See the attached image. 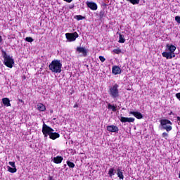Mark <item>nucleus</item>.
Wrapping results in <instances>:
<instances>
[{
    "mask_svg": "<svg viewBox=\"0 0 180 180\" xmlns=\"http://www.w3.org/2000/svg\"><path fill=\"white\" fill-rule=\"evenodd\" d=\"M42 133L45 139H47L49 136V139H51V140H56V139H58L60 137V134L54 132V129L49 127L45 123L43 124Z\"/></svg>",
    "mask_w": 180,
    "mask_h": 180,
    "instance_id": "1",
    "label": "nucleus"
},
{
    "mask_svg": "<svg viewBox=\"0 0 180 180\" xmlns=\"http://www.w3.org/2000/svg\"><path fill=\"white\" fill-rule=\"evenodd\" d=\"M108 94L114 101L119 99V96H120V93L119 92V84H114L112 86H110L108 87Z\"/></svg>",
    "mask_w": 180,
    "mask_h": 180,
    "instance_id": "2",
    "label": "nucleus"
},
{
    "mask_svg": "<svg viewBox=\"0 0 180 180\" xmlns=\"http://www.w3.org/2000/svg\"><path fill=\"white\" fill-rule=\"evenodd\" d=\"M1 53L2 57L4 60L3 62L4 65H6V67H8V68H13V65H15V60H13V58L8 55V53H6V51H5L4 49H1Z\"/></svg>",
    "mask_w": 180,
    "mask_h": 180,
    "instance_id": "3",
    "label": "nucleus"
},
{
    "mask_svg": "<svg viewBox=\"0 0 180 180\" xmlns=\"http://www.w3.org/2000/svg\"><path fill=\"white\" fill-rule=\"evenodd\" d=\"M62 67L63 64H61V61L58 60H52V62L49 65V70L56 74H60L61 72Z\"/></svg>",
    "mask_w": 180,
    "mask_h": 180,
    "instance_id": "4",
    "label": "nucleus"
},
{
    "mask_svg": "<svg viewBox=\"0 0 180 180\" xmlns=\"http://www.w3.org/2000/svg\"><path fill=\"white\" fill-rule=\"evenodd\" d=\"M160 126L163 130H166L167 133H169L172 130V122L169 120L162 119L160 120Z\"/></svg>",
    "mask_w": 180,
    "mask_h": 180,
    "instance_id": "5",
    "label": "nucleus"
},
{
    "mask_svg": "<svg viewBox=\"0 0 180 180\" xmlns=\"http://www.w3.org/2000/svg\"><path fill=\"white\" fill-rule=\"evenodd\" d=\"M79 35H78V33L77 32L73 33H66L65 37L68 41H75L77 39H78Z\"/></svg>",
    "mask_w": 180,
    "mask_h": 180,
    "instance_id": "6",
    "label": "nucleus"
},
{
    "mask_svg": "<svg viewBox=\"0 0 180 180\" xmlns=\"http://www.w3.org/2000/svg\"><path fill=\"white\" fill-rule=\"evenodd\" d=\"M76 51L79 53H82L80 56L81 57H86L87 54H88V51L86 50V49L84 48V47H80L78 46L76 49Z\"/></svg>",
    "mask_w": 180,
    "mask_h": 180,
    "instance_id": "7",
    "label": "nucleus"
},
{
    "mask_svg": "<svg viewBox=\"0 0 180 180\" xmlns=\"http://www.w3.org/2000/svg\"><path fill=\"white\" fill-rule=\"evenodd\" d=\"M162 57L167 58V60H171V58H174L175 53H171L168 51H165L162 53Z\"/></svg>",
    "mask_w": 180,
    "mask_h": 180,
    "instance_id": "8",
    "label": "nucleus"
},
{
    "mask_svg": "<svg viewBox=\"0 0 180 180\" xmlns=\"http://www.w3.org/2000/svg\"><path fill=\"white\" fill-rule=\"evenodd\" d=\"M86 5L90 8L91 11H96L98 9V4L93 1H86Z\"/></svg>",
    "mask_w": 180,
    "mask_h": 180,
    "instance_id": "9",
    "label": "nucleus"
},
{
    "mask_svg": "<svg viewBox=\"0 0 180 180\" xmlns=\"http://www.w3.org/2000/svg\"><path fill=\"white\" fill-rule=\"evenodd\" d=\"M120 120V122H122V123H126L127 122L128 123H133L134 122V120H136V119L133 117H121Z\"/></svg>",
    "mask_w": 180,
    "mask_h": 180,
    "instance_id": "10",
    "label": "nucleus"
},
{
    "mask_svg": "<svg viewBox=\"0 0 180 180\" xmlns=\"http://www.w3.org/2000/svg\"><path fill=\"white\" fill-rule=\"evenodd\" d=\"M175 50H176V47L172 44H167L166 45V51H168L167 53H175Z\"/></svg>",
    "mask_w": 180,
    "mask_h": 180,
    "instance_id": "11",
    "label": "nucleus"
},
{
    "mask_svg": "<svg viewBox=\"0 0 180 180\" xmlns=\"http://www.w3.org/2000/svg\"><path fill=\"white\" fill-rule=\"evenodd\" d=\"M107 130L111 133H117V131H119V128L115 125H109L107 127Z\"/></svg>",
    "mask_w": 180,
    "mask_h": 180,
    "instance_id": "12",
    "label": "nucleus"
},
{
    "mask_svg": "<svg viewBox=\"0 0 180 180\" xmlns=\"http://www.w3.org/2000/svg\"><path fill=\"white\" fill-rule=\"evenodd\" d=\"M112 72L114 75L122 74V69L119 66H113L112 68Z\"/></svg>",
    "mask_w": 180,
    "mask_h": 180,
    "instance_id": "13",
    "label": "nucleus"
},
{
    "mask_svg": "<svg viewBox=\"0 0 180 180\" xmlns=\"http://www.w3.org/2000/svg\"><path fill=\"white\" fill-rule=\"evenodd\" d=\"M129 114L133 115L136 119H143V114L140 112L130 111Z\"/></svg>",
    "mask_w": 180,
    "mask_h": 180,
    "instance_id": "14",
    "label": "nucleus"
},
{
    "mask_svg": "<svg viewBox=\"0 0 180 180\" xmlns=\"http://www.w3.org/2000/svg\"><path fill=\"white\" fill-rule=\"evenodd\" d=\"M63 160H64V158H63V157L56 156L53 158V162L55 164H61V162H63Z\"/></svg>",
    "mask_w": 180,
    "mask_h": 180,
    "instance_id": "15",
    "label": "nucleus"
},
{
    "mask_svg": "<svg viewBox=\"0 0 180 180\" xmlns=\"http://www.w3.org/2000/svg\"><path fill=\"white\" fill-rule=\"evenodd\" d=\"M37 109L39 112H44L46 110V105H44L43 103H39L37 105Z\"/></svg>",
    "mask_w": 180,
    "mask_h": 180,
    "instance_id": "16",
    "label": "nucleus"
},
{
    "mask_svg": "<svg viewBox=\"0 0 180 180\" xmlns=\"http://www.w3.org/2000/svg\"><path fill=\"white\" fill-rule=\"evenodd\" d=\"M2 102L4 106H11V101L8 98H4Z\"/></svg>",
    "mask_w": 180,
    "mask_h": 180,
    "instance_id": "17",
    "label": "nucleus"
},
{
    "mask_svg": "<svg viewBox=\"0 0 180 180\" xmlns=\"http://www.w3.org/2000/svg\"><path fill=\"white\" fill-rule=\"evenodd\" d=\"M117 171V174L118 178H120V179H124V176L123 175V170L118 168Z\"/></svg>",
    "mask_w": 180,
    "mask_h": 180,
    "instance_id": "18",
    "label": "nucleus"
},
{
    "mask_svg": "<svg viewBox=\"0 0 180 180\" xmlns=\"http://www.w3.org/2000/svg\"><path fill=\"white\" fill-rule=\"evenodd\" d=\"M8 172H11V174H15L18 171V169L16 167H11V166H8Z\"/></svg>",
    "mask_w": 180,
    "mask_h": 180,
    "instance_id": "19",
    "label": "nucleus"
},
{
    "mask_svg": "<svg viewBox=\"0 0 180 180\" xmlns=\"http://www.w3.org/2000/svg\"><path fill=\"white\" fill-rule=\"evenodd\" d=\"M126 41V39H124V35H122V34H119V41L120 43H124Z\"/></svg>",
    "mask_w": 180,
    "mask_h": 180,
    "instance_id": "20",
    "label": "nucleus"
},
{
    "mask_svg": "<svg viewBox=\"0 0 180 180\" xmlns=\"http://www.w3.org/2000/svg\"><path fill=\"white\" fill-rule=\"evenodd\" d=\"M67 165L69 167V168H75V164H74V162L68 160L66 162Z\"/></svg>",
    "mask_w": 180,
    "mask_h": 180,
    "instance_id": "21",
    "label": "nucleus"
},
{
    "mask_svg": "<svg viewBox=\"0 0 180 180\" xmlns=\"http://www.w3.org/2000/svg\"><path fill=\"white\" fill-rule=\"evenodd\" d=\"M127 2H130L132 5H139L140 4V0H127Z\"/></svg>",
    "mask_w": 180,
    "mask_h": 180,
    "instance_id": "22",
    "label": "nucleus"
},
{
    "mask_svg": "<svg viewBox=\"0 0 180 180\" xmlns=\"http://www.w3.org/2000/svg\"><path fill=\"white\" fill-rule=\"evenodd\" d=\"M108 175L110 178H112L113 175H115V169L114 168H110L108 172Z\"/></svg>",
    "mask_w": 180,
    "mask_h": 180,
    "instance_id": "23",
    "label": "nucleus"
},
{
    "mask_svg": "<svg viewBox=\"0 0 180 180\" xmlns=\"http://www.w3.org/2000/svg\"><path fill=\"white\" fill-rule=\"evenodd\" d=\"M108 108L112 109V112H116V110H117L116 106L112 105V104H110V103L108 104Z\"/></svg>",
    "mask_w": 180,
    "mask_h": 180,
    "instance_id": "24",
    "label": "nucleus"
},
{
    "mask_svg": "<svg viewBox=\"0 0 180 180\" xmlns=\"http://www.w3.org/2000/svg\"><path fill=\"white\" fill-rule=\"evenodd\" d=\"M75 19H76L77 20H83V19H85V17L81 15H75Z\"/></svg>",
    "mask_w": 180,
    "mask_h": 180,
    "instance_id": "25",
    "label": "nucleus"
},
{
    "mask_svg": "<svg viewBox=\"0 0 180 180\" xmlns=\"http://www.w3.org/2000/svg\"><path fill=\"white\" fill-rule=\"evenodd\" d=\"M34 41V39H33V38H32L30 37H27L25 38V41H28V43H32Z\"/></svg>",
    "mask_w": 180,
    "mask_h": 180,
    "instance_id": "26",
    "label": "nucleus"
},
{
    "mask_svg": "<svg viewBox=\"0 0 180 180\" xmlns=\"http://www.w3.org/2000/svg\"><path fill=\"white\" fill-rule=\"evenodd\" d=\"M112 53H115V54H120V53H122V50H120V49H114L112 51Z\"/></svg>",
    "mask_w": 180,
    "mask_h": 180,
    "instance_id": "27",
    "label": "nucleus"
},
{
    "mask_svg": "<svg viewBox=\"0 0 180 180\" xmlns=\"http://www.w3.org/2000/svg\"><path fill=\"white\" fill-rule=\"evenodd\" d=\"M9 165L12 167V168H16V165H15V162H8Z\"/></svg>",
    "mask_w": 180,
    "mask_h": 180,
    "instance_id": "28",
    "label": "nucleus"
},
{
    "mask_svg": "<svg viewBox=\"0 0 180 180\" xmlns=\"http://www.w3.org/2000/svg\"><path fill=\"white\" fill-rule=\"evenodd\" d=\"M99 60L101 61V63H105V61H106V58H105L103 56H99Z\"/></svg>",
    "mask_w": 180,
    "mask_h": 180,
    "instance_id": "29",
    "label": "nucleus"
},
{
    "mask_svg": "<svg viewBox=\"0 0 180 180\" xmlns=\"http://www.w3.org/2000/svg\"><path fill=\"white\" fill-rule=\"evenodd\" d=\"M175 20H176V22H177V23H179V25H180V16L179 15H176L175 17Z\"/></svg>",
    "mask_w": 180,
    "mask_h": 180,
    "instance_id": "30",
    "label": "nucleus"
},
{
    "mask_svg": "<svg viewBox=\"0 0 180 180\" xmlns=\"http://www.w3.org/2000/svg\"><path fill=\"white\" fill-rule=\"evenodd\" d=\"M162 136L165 139V137H168V133L167 132H163L162 134Z\"/></svg>",
    "mask_w": 180,
    "mask_h": 180,
    "instance_id": "31",
    "label": "nucleus"
},
{
    "mask_svg": "<svg viewBox=\"0 0 180 180\" xmlns=\"http://www.w3.org/2000/svg\"><path fill=\"white\" fill-rule=\"evenodd\" d=\"M176 98H177V99L180 101V93L176 94Z\"/></svg>",
    "mask_w": 180,
    "mask_h": 180,
    "instance_id": "32",
    "label": "nucleus"
},
{
    "mask_svg": "<svg viewBox=\"0 0 180 180\" xmlns=\"http://www.w3.org/2000/svg\"><path fill=\"white\" fill-rule=\"evenodd\" d=\"M65 2H68V4H71L72 2V0H63Z\"/></svg>",
    "mask_w": 180,
    "mask_h": 180,
    "instance_id": "33",
    "label": "nucleus"
},
{
    "mask_svg": "<svg viewBox=\"0 0 180 180\" xmlns=\"http://www.w3.org/2000/svg\"><path fill=\"white\" fill-rule=\"evenodd\" d=\"M176 119H177L178 124H179L180 126V117H177Z\"/></svg>",
    "mask_w": 180,
    "mask_h": 180,
    "instance_id": "34",
    "label": "nucleus"
},
{
    "mask_svg": "<svg viewBox=\"0 0 180 180\" xmlns=\"http://www.w3.org/2000/svg\"><path fill=\"white\" fill-rule=\"evenodd\" d=\"M48 180H55V179L53 178V176H49Z\"/></svg>",
    "mask_w": 180,
    "mask_h": 180,
    "instance_id": "35",
    "label": "nucleus"
},
{
    "mask_svg": "<svg viewBox=\"0 0 180 180\" xmlns=\"http://www.w3.org/2000/svg\"><path fill=\"white\" fill-rule=\"evenodd\" d=\"M74 4H72V5H70V6H69V9H74Z\"/></svg>",
    "mask_w": 180,
    "mask_h": 180,
    "instance_id": "36",
    "label": "nucleus"
},
{
    "mask_svg": "<svg viewBox=\"0 0 180 180\" xmlns=\"http://www.w3.org/2000/svg\"><path fill=\"white\" fill-rule=\"evenodd\" d=\"M100 17H101V18H103V12L101 11V12L100 13Z\"/></svg>",
    "mask_w": 180,
    "mask_h": 180,
    "instance_id": "37",
    "label": "nucleus"
},
{
    "mask_svg": "<svg viewBox=\"0 0 180 180\" xmlns=\"http://www.w3.org/2000/svg\"><path fill=\"white\" fill-rule=\"evenodd\" d=\"M0 43H2V37L0 35Z\"/></svg>",
    "mask_w": 180,
    "mask_h": 180,
    "instance_id": "38",
    "label": "nucleus"
},
{
    "mask_svg": "<svg viewBox=\"0 0 180 180\" xmlns=\"http://www.w3.org/2000/svg\"><path fill=\"white\" fill-rule=\"evenodd\" d=\"M74 108H78V105H77V104L75 105H74Z\"/></svg>",
    "mask_w": 180,
    "mask_h": 180,
    "instance_id": "39",
    "label": "nucleus"
},
{
    "mask_svg": "<svg viewBox=\"0 0 180 180\" xmlns=\"http://www.w3.org/2000/svg\"><path fill=\"white\" fill-rule=\"evenodd\" d=\"M63 167H64V168H65V167H67V165H64Z\"/></svg>",
    "mask_w": 180,
    "mask_h": 180,
    "instance_id": "40",
    "label": "nucleus"
},
{
    "mask_svg": "<svg viewBox=\"0 0 180 180\" xmlns=\"http://www.w3.org/2000/svg\"><path fill=\"white\" fill-rule=\"evenodd\" d=\"M169 115H172V112H170V113Z\"/></svg>",
    "mask_w": 180,
    "mask_h": 180,
    "instance_id": "41",
    "label": "nucleus"
},
{
    "mask_svg": "<svg viewBox=\"0 0 180 180\" xmlns=\"http://www.w3.org/2000/svg\"><path fill=\"white\" fill-rule=\"evenodd\" d=\"M179 178H180V173H179Z\"/></svg>",
    "mask_w": 180,
    "mask_h": 180,
    "instance_id": "42",
    "label": "nucleus"
}]
</instances>
